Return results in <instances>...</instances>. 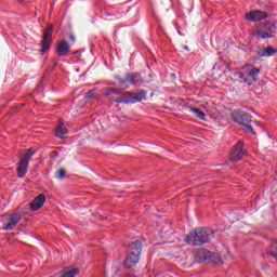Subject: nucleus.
I'll list each match as a JSON object with an SVG mask.
<instances>
[{
  "label": "nucleus",
  "instance_id": "f257e3e1",
  "mask_svg": "<svg viewBox=\"0 0 277 277\" xmlns=\"http://www.w3.org/2000/svg\"><path fill=\"white\" fill-rule=\"evenodd\" d=\"M105 96L113 98L115 103H140L146 98V92L141 91L136 94H131L129 92L122 93L120 89L107 88L104 92Z\"/></svg>",
  "mask_w": 277,
  "mask_h": 277
},
{
  "label": "nucleus",
  "instance_id": "f03ea898",
  "mask_svg": "<svg viewBox=\"0 0 277 277\" xmlns=\"http://www.w3.org/2000/svg\"><path fill=\"white\" fill-rule=\"evenodd\" d=\"M213 237V229L207 227L196 228L185 237V241L188 246H205V243H209Z\"/></svg>",
  "mask_w": 277,
  "mask_h": 277
},
{
  "label": "nucleus",
  "instance_id": "7ed1b4c3",
  "mask_svg": "<svg viewBox=\"0 0 277 277\" xmlns=\"http://www.w3.org/2000/svg\"><path fill=\"white\" fill-rule=\"evenodd\" d=\"M140 254H142V242L135 240L129 246V253L123 262L126 269H131L140 263Z\"/></svg>",
  "mask_w": 277,
  "mask_h": 277
},
{
  "label": "nucleus",
  "instance_id": "20e7f679",
  "mask_svg": "<svg viewBox=\"0 0 277 277\" xmlns=\"http://www.w3.org/2000/svg\"><path fill=\"white\" fill-rule=\"evenodd\" d=\"M259 75H261V69L252 65H247L242 68V71L236 74V77L239 79L240 83L252 85L255 81H259Z\"/></svg>",
  "mask_w": 277,
  "mask_h": 277
},
{
  "label": "nucleus",
  "instance_id": "39448f33",
  "mask_svg": "<svg viewBox=\"0 0 277 277\" xmlns=\"http://www.w3.org/2000/svg\"><path fill=\"white\" fill-rule=\"evenodd\" d=\"M253 36L255 38H262V40L274 38L276 36V24L272 22L259 24L253 30Z\"/></svg>",
  "mask_w": 277,
  "mask_h": 277
},
{
  "label": "nucleus",
  "instance_id": "423d86ee",
  "mask_svg": "<svg viewBox=\"0 0 277 277\" xmlns=\"http://www.w3.org/2000/svg\"><path fill=\"white\" fill-rule=\"evenodd\" d=\"M36 155V151L34 149H28L23 159L17 163V176L18 179L25 177V174H27V168H29V161H31V158Z\"/></svg>",
  "mask_w": 277,
  "mask_h": 277
},
{
  "label": "nucleus",
  "instance_id": "0eeeda50",
  "mask_svg": "<svg viewBox=\"0 0 277 277\" xmlns=\"http://www.w3.org/2000/svg\"><path fill=\"white\" fill-rule=\"evenodd\" d=\"M23 220V213L21 212H13L9 216H5L2 222V230H14L16 226H18V222Z\"/></svg>",
  "mask_w": 277,
  "mask_h": 277
},
{
  "label": "nucleus",
  "instance_id": "6e6552de",
  "mask_svg": "<svg viewBox=\"0 0 277 277\" xmlns=\"http://www.w3.org/2000/svg\"><path fill=\"white\" fill-rule=\"evenodd\" d=\"M52 34H53V26L52 25L47 26L43 32L42 41H41L40 53L42 55H44V53H47V51L51 49V42H53V38L51 37Z\"/></svg>",
  "mask_w": 277,
  "mask_h": 277
},
{
  "label": "nucleus",
  "instance_id": "1a4fd4ad",
  "mask_svg": "<svg viewBox=\"0 0 277 277\" xmlns=\"http://www.w3.org/2000/svg\"><path fill=\"white\" fill-rule=\"evenodd\" d=\"M128 83H130V85H142V76H140V74H128L123 80H119V84L124 90L129 88Z\"/></svg>",
  "mask_w": 277,
  "mask_h": 277
},
{
  "label": "nucleus",
  "instance_id": "9d476101",
  "mask_svg": "<svg viewBox=\"0 0 277 277\" xmlns=\"http://www.w3.org/2000/svg\"><path fill=\"white\" fill-rule=\"evenodd\" d=\"M232 118L234 122H237V124H240L241 127H243L245 124H250V122H252V117L249 114L240 110L233 111Z\"/></svg>",
  "mask_w": 277,
  "mask_h": 277
},
{
  "label": "nucleus",
  "instance_id": "9b49d317",
  "mask_svg": "<svg viewBox=\"0 0 277 277\" xmlns=\"http://www.w3.org/2000/svg\"><path fill=\"white\" fill-rule=\"evenodd\" d=\"M243 155H246V151L243 150V142L239 141L232 149L229 157L232 161H241Z\"/></svg>",
  "mask_w": 277,
  "mask_h": 277
},
{
  "label": "nucleus",
  "instance_id": "f8f14e48",
  "mask_svg": "<svg viewBox=\"0 0 277 277\" xmlns=\"http://www.w3.org/2000/svg\"><path fill=\"white\" fill-rule=\"evenodd\" d=\"M56 53L61 57H66V55H68V53H70V44H68V42H66V41H60L56 44Z\"/></svg>",
  "mask_w": 277,
  "mask_h": 277
},
{
  "label": "nucleus",
  "instance_id": "ddd939ff",
  "mask_svg": "<svg viewBox=\"0 0 277 277\" xmlns=\"http://www.w3.org/2000/svg\"><path fill=\"white\" fill-rule=\"evenodd\" d=\"M267 16V13L263 11H251L246 14L247 21L256 22V21H263Z\"/></svg>",
  "mask_w": 277,
  "mask_h": 277
},
{
  "label": "nucleus",
  "instance_id": "4468645a",
  "mask_svg": "<svg viewBox=\"0 0 277 277\" xmlns=\"http://www.w3.org/2000/svg\"><path fill=\"white\" fill-rule=\"evenodd\" d=\"M44 202H47V197L44 195L37 196L32 202H30V209L31 211H38V209H41L43 207Z\"/></svg>",
  "mask_w": 277,
  "mask_h": 277
},
{
  "label": "nucleus",
  "instance_id": "2eb2a0df",
  "mask_svg": "<svg viewBox=\"0 0 277 277\" xmlns=\"http://www.w3.org/2000/svg\"><path fill=\"white\" fill-rule=\"evenodd\" d=\"M55 133H56V137H61L62 140H64V137L68 135V129H66V126H64V122L62 121L58 122Z\"/></svg>",
  "mask_w": 277,
  "mask_h": 277
},
{
  "label": "nucleus",
  "instance_id": "dca6fc26",
  "mask_svg": "<svg viewBox=\"0 0 277 277\" xmlns=\"http://www.w3.org/2000/svg\"><path fill=\"white\" fill-rule=\"evenodd\" d=\"M77 274H79V268H66L61 277H75Z\"/></svg>",
  "mask_w": 277,
  "mask_h": 277
},
{
  "label": "nucleus",
  "instance_id": "f3484780",
  "mask_svg": "<svg viewBox=\"0 0 277 277\" xmlns=\"http://www.w3.org/2000/svg\"><path fill=\"white\" fill-rule=\"evenodd\" d=\"M190 111L194 114V116H196V118H199V120L207 119V115L198 108H190Z\"/></svg>",
  "mask_w": 277,
  "mask_h": 277
},
{
  "label": "nucleus",
  "instance_id": "a211bd4d",
  "mask_svg": "<svg viewBox=\"0 0 277 277\" xmlns=\"http://www.w3.org/2000/svg\"><path fill=\"white\" fill-rule=\"evenodd\" d=\"M276 53V50L272 47L266 48L265 52H264V57H272V55H274Z\"/></svg>",
  "mask_w": 277,
  "mask_h": 277
},
{
  "label": "nucleus",
  "instance_id": "6ab92c4d",
  "mask_svg": "<svg viewBox=\"0 0 277 277\" xmlns=\"http://www.w3.org/2000/svg\"><path fill=\"white\" fill-rule=\"evenodd\" d=\"M243 131H246V133H251L252 135H256V132H254V129H252V126H250L249 123H246L245 126H242Z\"/></svg>",
  "mask_w": 277,
  "mask_h": 277
},
{
  "label": "nucleus",
  "instance_id": "aec40b11",
  "mask_svg": "<svg viewBox=\"0 0 277 277\" xmlns=\"http://www.w3.org/2000/svg\"><path fill=\"white\" fill-rule=\"evenodd\" d=\"M64 176H66V171L64 169H60L56 172V179H64Z\"/></svg>",
  "mask_w": 277,
  "mask_h": 277
},
{
  "label": "nucleus",
  "instance_id": "412c9836",
  "mask_svg": "<svg viewBox=\"0 0 277 277\" xmlns=\"http://www.w3.org/2000/svg\"><path fill=\"white\" fill-rule=\"evenodd\" d=\"M70 40H75V37L71 36V37H70Z\"/></svg>",
  "mask_w": 277,
  "mask_h": 277
}]
</instances>
